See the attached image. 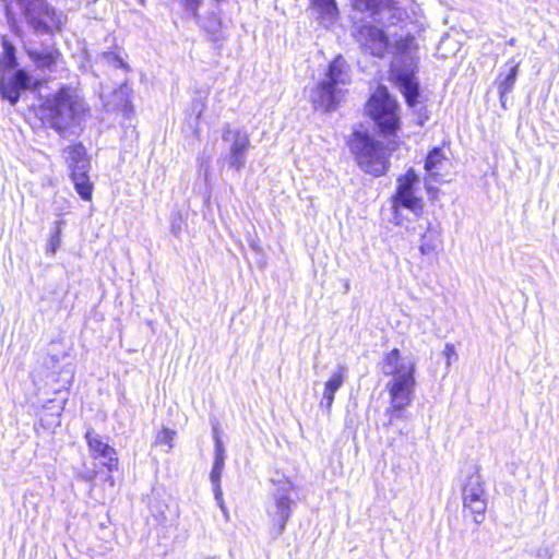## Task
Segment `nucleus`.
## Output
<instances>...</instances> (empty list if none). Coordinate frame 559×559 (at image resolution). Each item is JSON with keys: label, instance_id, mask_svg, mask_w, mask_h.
Masks as SVG:
<instances>
[{"label": "nucleus", "instance_id": "6e6552de", "mask_svg": "<svg viewBox=\"0 0 559 559\" xmlns=\"http://www.w3.org/2000/svg\"><path fill=\"white\" fill-rule=\"evenodd\" d=\"M418 182V177L414 169H408L397 179L396 192L392 197V222L395 225H402L401 209H406L414 215L419 216L424 210L421 198L415 195L414 185Z\"/></svg>", "mask_w": 559, "mask_h": 559}, {"label": "nucleus", "instance_id": "b1692460", "mask_svg": "<svg viewBox=\"0 0 559 559\" xmlns=\"http://www.w3.org/2000/svg\"><path fill=\"white\" fill-rule=\"evenodd\" d=\"M176 437V431L170 428H162L157 433L155 438V444L156 445H166V453H169L174 448V440Z\"/></svg>", "mask_w": 559, "mask_h": 559}, {"label": "nucleus", "instance_id": "6ab92c4d", "mask_svg": "<svg viewBox=\"0 0 559 559\" xmlns=\"http://www.w3.org/2000/svg\"><path fill=\"white\" fill-rule=\"evenodd\" d=\"M91 168H85L81 166L79 170L70 171V178L78 194L85 201H90L92 199L94 186L90 179L88 173Z\"/></svg>", "mask_w": 559, "mask_h": 559}, {"label": "nucleus", "instance_id": "4468645a", "mask_svg": "<svg viewBox=\"0 0 559 559\" xmlns=\"http://www.w3.org/2000/svg\"><path fill=\"white\" fill-rule=\"evenodd\" d=\"M346 374L347 368L343 365H338L330 376L329 380L324 383L320 406L325 408L328 413L331 412L332 404L334 402V395L336 391L343 385Z\"/></svg>", "mask_w": 559, "mask_h": 559}, {"label": "nucleus", "instance_id": "39448f33", "mask_svg": "<svg viewBox=\"0 0 559 559\" xmlns=\"http://www.w3.org/2000/svg\"><path fill=\"white\" fill-rule=\"evenodd\" d=\"M349 146L358 166L367 174L381 176L388 169L389 152L380 141L364 132H354Z\"/></svg>", "mask_w": 559, "mask_h": 559}, {"label": "nucleus", "instance_id": "c85d7f7f", "mask_svg": "<svg viewBox=\"0 0 559 559\" xmlns=\"http://www.w3.org/2000/svg\"><path fill=\"white\" fill-rule=\"evenodd\" d=\"M181 229L180 223L176 224L175 222L171 224V230L177 235Z\"/></svg>", "mask_w": 559, "mask_h": 559}, {"label": "nucleus", "instance_id": "ddd939ff", "mask_svg": "<svg viewBox=\"0 0 559 559\" xmlns=\"http://www.w3.org/2000/svg\"><path fill=\"white\" fill-rule=\"evenodd\" d=\"M225 465V449L224 444L218 437L215 438V457L214 464L210 474L211 483L214 487L215 499L221 509H224V501L222 497L221 477Z\"/></svg>", "mask_w": 559, "mask_h": 559}, {"label": "nucleus", "instance_id": "a211bd4d", "mask_svg": "<svg viewBox=\"0 0 559 559\" xmlns=\"http://www.w3.org/2000/svg\"><path fill=\"white\" fill-rule=\"evenodd\" d=\"M442 246L441 233L438 226L429 224L420 237L419 251L424 255L436 254Z\"/></svg>", "mask_w": 559, "mask_h": 559}, {"label": "nucleus", "instance_id": "5701e85b", "mask_svg": "<svg viewBox=\"0 0 559 559\" xmlns=\"http://www.w3.org/2000/svg\"><path fill=\"white\" fill-rule=\"evenodd\" d=\"M63 221H57L55 222L53 226V233L48 239L47 246H46V252L50 255H53L61 243V231H62V225Z\"/></svg>", "mask_w": 559, "mask_h": 559}, {"label": "nucleus", "instance_id": "9d476101", "mask_svg": "<svg viewBox=\"0 0 559 559\" xmlns=\"http://www.w3.org/2000/svg\"><path fill=\"white\" fill-rule=\"evenodd\" d=\"M292 490L290 481H280L273 491L274 504L269 508L267 513L272 518L273 524L277 526V534L284 531L292 514Z\"/></svg>", "mask_w": 559, "mask_h": 559}, {"label": "nucleus", "instance_id": "393cba45", "mask_svg": "<svg viewBox=\"0 0 559 559\" xmlns=\"http://www.w3.org/2000/svg\"><path fill=\"white\" fill-rule=\"evenodd\" d=\"M52 206H53V213L56 216H63L70 212L71 202H70V200H68L66 198L55 197Z\"/></svg>", "mask_w": 559, "mask_h": 559}, {"label": "nucleus", "instance_id": "4be33fe9", "mask_svg": "<svg viewBox=\"0 0 559 559\" xmlns=\"http://www.w3.org/2000/svg\"><path fill=\"white\" fill-rule=\"evenodd\" d=\"M31 57L38 68L51 69L56 64L59 53L57 51H46L43 53L32 52Z\"/></svg>", "mask_w": 559, "mask_h": 559}, {"label": "nucleus", "instance_id": "1a4fd4ad", "mask_svg": "<svg viewBox=\"0 0 559 559\" xmlns=\"http://www.w3.org/2000/svg\"><path fill=\"white\" fill-rule=\"evenodd\" d=\"M464 510L468 511L476 523H481L487 509L486 492L481 475L477 468L466 475L462 487Z\"/></svg>", "mask_w": 559, "mask_h": 559}, {"label": "nucleus", "instance_id": "cd10ccee", "mask_svg": "<svg viewBox=\"0 0 559 559\" xmlns=\"http://www.w3.org/2000/svg\"><path fill=\"white\" fill-rule=\"evenodd\" d=\"M442 355L445 357L447 359V365L450 366L451 365V361H452V358H456V352H455V348L452 344H445L444 346V349L442 352Z\"/></svg>", "mask_w": 559, "mask_h": 559}, {"label": "nucleus", "instance_id": "bb28decb", "mask_svg": "<svg viewBox=\"0 0 559 559\" xmlns=\"http://www.w3.org/2000/svg\"><path fill=\"white\" fill-rule=\"evenodd\" d=\"M104 59L112 64L114 67H117V68H123V69H127V64L123 62V60L117 56L116 53L114 52H105L103 55Z\"/></svg>", "mask_w": 559, "mask_h": 559}, {"label": "nucleus", "instance_id": "f257e3e1", "mask_svg": "<svg viewBox=\"0 0 559 559\" xmlns=\"http://www.w3.org/2000/svg\"><path fill=\"white\" fill-rule=\"evenodd\" d=\"M358 41L365 51L379 58L384 57L389 48L393 49L391 78L404 95L408 106L414 107L418 97V82L414 75L418 50L415 38L407 35L395 39L392 45L382 29L364 25L359 29Z\"/></svg>", "mask_w": 559, "mask_h": 559}, {"label": "nucleus", "instance_id": "0eeeda50", "mask_svg": "<svg viewBox=\"0 0 559 559\" xmlns=\"http://www.w3.org/2000/svg\"><path fill=\"white\" fill-rule=\"evenodd\" d=\"M222 140L227 150L221 156L219 162L226 164L234 171H240L246 165L247 154L251 145L248 132L226 123L222 129Z\"/></svg>", "mask_w": 559, "mask_h": 559}, {"label": "nucleus", "instance_id": "dca6fc26", "mask_svg": "<svg viewBox=\"0 0 559 559\" xmlns=\"http://www.w3.org/2000/svg\"><path fill=\"white\" fill-rule=\"evenodd\" d=\"M320 23L325 27L333 25L340 15L335 0H310Z\"/></svg>", "mask_w": 559, "mask_h": 559}, {"label": "nucleus", "instance_id": "7ed1b4c3", "mask_svg": "<svg viewBox=\"0 0 559 559\" xmlns=\"http://www.w3.org/2000/svg\"><path fill=\"white\" fill-rule=\"evenodd\" d=\"M87 110V106L79 91L71 86H63L44 102L41 118L51 128L62 131L79 122L86 115Z\"/></svg>", "mask_w": 559, "mask_h": 559}, {"label": "nucleus", "instance_id": "aec40b11", "mask_svg": "<svg viewBox=\"0 0 559 559\" xmlns=\"http://www.w3.org/2000/svg\"><path fill=\"white\" fill-rule=\"evenodd\" d=\"M63 158L69 171L79 170L81 166L91 168L90 159L83 145H70L63 150Z\"/></svg>", "mask_w": 559, "mask_h": 559}, {"label": "nucleus", "instance_id": "412c9836", "mask_svg": "<svg viewBox=\"0 0 559 559\" xmlns=\"http://www.w3.org/2000/svg\"><path fill=\"white\" fill-rule=\"evenodd\" d=\"M506 67L509 68L508 72L506 74L500 73L496 80V84L498 86V91L501 98H503L506 94L512 91L519 71V63L515 62L514 60L508 61Z\"/></svg>", "mask_w": 559, "mask_h": 559}, {"label": "nucleus", "instance_id": "2eb2a0df", "mask_svg": "<svg viewBox=\"0 0 559 559\" xmlns=\"http://www.w3.org/2000/svg\"><path fill=\"white\" fill-rule=\"evenodd\" d=\"M354 9L361 12H370L377 22L385 24L394 16V9L385 4L382 0H352Z\"/></svg>", "mask_w": 559, "mask_h": 559}, {"label": "nucleus", "instance_id": "a878e982", "mask_svg": "<svg viewBox=\"0 0 559 559\" xmlns=\"http://www.w3.org/2000/svg\"><path fill=\"white\" fill-rule=\"evenodd\" d=\"M4 48V62L8 68H13L15 66L14 58V48L9 45L7 41L3 43Z\"/></svg>", "mask_w": 559, "mask_h": 559}, {"label": "nucleus", "instance_id": "f03ea898", "mask_svg": "<svg viewBox=\"0 0 559 559\" xmlns=\"http://www.w3.org/2000/svg\"><path fill=\"white\" fill-rule=\"evenodd\" d=\"M381 370L391 377L385 384L390 404L385 409L389 424L402 417V412L408 407L416 390L417 360L413 355H402L397 348L386 353L382 359Z\"/></svg>", "mask_w": 559, "mask_h": 559}, {"label": "nucleus", "instance_id": "c756f323", "mask_svg": "<svg viewBox=\"0 0 559 559\" xmlns=\"http://www.w3.org/2000/svg\"><path fill=\"white\" fill-rule=\"evenodd\" d=\"M198 1H199V0H189V4H190V5L198 4Z\"/></svg>", "mask_w": 559, "mask_h": 559}, {"label": "nucleus", "instance_id": "f8f14e48", "mask_svg": "<svg viewBox=\"0 0 559 559\" xmlns=\"http://www.w3.org/2000/svg\"><path fill=\"white\" fill-rule=\"evenodd\" d=\"M32 84L33 79L23 70H19L15 72L13 78L9 80L3 78L1 80L0 93L3 98L14 105L20 97V92L28 88Z\"/></svg>", "mask_w": 559, "mask_h": 559}, {"label": "nucleus", "instance_id": "423d86ee", "mask_svg": "<svg viewBox=\"0 0 559 559\" xmlns=\"http://www.w3.org/2000/svg\"><path fill=\"white\" fill-rule=\"evenodd\" d=\"M367 114L384 135H392L400 128L399 105L385 86H378L366 106Z\"/></svg>", "mask_w": 559, "mask_h": 559}, {"label": "nucleus", "instance_id": "9b49d317", "mask_svg": "<svg viewBox=\"0 0 559 559\" xmlns=\"http://www.w3.org/2000/svg\"><path fill=\"white\" fill-rule=\"evenodd\" d=\"M85 439L93 459L100 460V463L109 471L117 469L118 457L112 447L105 442L103 438L93 430L86 431Z\"/></svg>", "mask_w": 559, "mask_h": 559}, {"label": "nucleus", "instance_id": "20e7f679", "mask_svg": "<svg viewBox=\"0 0 559 559\" xmlns=\"http://www.w3.org/2000/svg\"><path fill=\"white\" fill-rule=\"evenodd\" d=\"M349 70L342 57H336L325 73V78L311 92V102L317 109L332 110L343 97V86L349 84Z\"/></svg>", "mask_w": 559, "mask_h": 559}, {"label": "nucleus", "instance_id": "f3484780", "mask_svg": "<svg viewBox=\"0 0 559 559\" xmlns=\"http://www.w3.org/2000/svg\"><path fill=\"white\" fill-rule=\"evenodd\" d=\"M444 160H445V157L442 154L441 150H439V148H435L427 156L426 163H425V169L428 173V176L425 179L427 189L430 188L431 182L444 181L440 174V170L442 169Z\"/></svg>", "mask_w": 559, "mask_h": 559}]
</instances>
